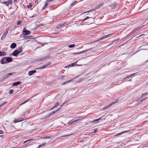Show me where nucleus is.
<instances>
[{
  "label": "nucleus",
  "instance_id": "28",
  "mask_svg": "<svg viewBox=\"0 0 148 148\" xmlns=\"http://www.w3.org/2000/svg\"><path fill=\"white\" fill-rule=\"evenodd\" d=\"M117 102V101H113L112 103H110V106H112V105L114 104L115 103H116Z\"/></svg>",
  "mask_w": 148,
  "mask_h": 148
},
{
  "label": "nucleus",
  "instance_id": "36",
  "mask_svg": "<svg viewBox=\"0 0 148 148\" xmlns=\"http://www.w3.org/2000/svg\"><path fill=\"white\" fill-rule=\"evenodd\" d=\"M102 4H100V5H99L97 7V8L95 9H97L98 8H99L100 7H101L102 6Z\"/></svg>",
  "mask_w": 148,
  "mask_h": 148
},
{
  "label": "nucleus",
  "instance_id": "19",
  "mask_svg": "<svg viewBox=\"0 0 148 148\" xmlns=\"http://www.w3.org/2000/svg\"><path fill=\"white\" fill-rule=\"evenodd\" d=\"M117 4L116 3H113L112 5H111V6L112 7V8H115Z\"/></svg>",
  "mask_w": 148,
  "mask_h": 148
},
{
  "label": "nucleus",
  "instance_id": "33",
  "mask_svg": "<svg viewBox=\"0 0 148 148\" xmlns=\"http://www.w3.org/2000/svg\"><path fill=\"white\" fill-rule=\"evenodd\" d=\"M62 26V25L61 24H60L58 25L56 27V28L57 29H59Z\"/></svg>",
  "mask_w": 148,
  "mask_h": 148
},
{
  "label": "nucleus",
  "instance_id": "52",
  "mask_svg": "<svg viewBox=\"0 0 148 148\" xmlns=\"http://www.w3.org/2000/svg\"><path fill=\"white\" fill-rule=\"evenodd\" d=\"M143 35V34H141V35L140 36H141ZM138 37H139V36H137V37H136V38H138Z\"/></svg>",
  "mask_w": 148,
  "mask_h": 148
},
{
  "label": "nucleus",
  "instance_id": "31",
  "mask_svg": "<svg viewBox=\"0 0 148 148\" xmlns=\"http://www.w3.org/2000/svg\"><path fill=\"white\" fill-rule=\"evenodd\" d=\"M29 99H27V100L26 101H24V102H23L22 103H21V104H20V105H22L24 104L25 103H26L27 102L29 101Z\"/></svg>",
  "mask_w": 148,
  "mask_h": 148
},
{
  "label": "nucleus",
  "instance_id": "22",
  "mask_svg": "<svg viewBox=\"0 0 148 148\" xmlns=\"http://www.w3.org/2000/svg\"><path fill=\"white\" fill-rule=\"evenodd\" d=\"M110 106V104L109 105H107L106 106H105L103 108V110H104L105 109H106L107 108H109L110 106Z\"/></svg>",
  "mask_w": 148,
  "mask_h": 148
},
{
  "label": "nucleus",
  "instance_id": "23",
  "mask_svg": "<svg viewBox=\"0 0 148 148\" xmlns=\"http://www.w3.org/2000/svg\"><path fill=\"white\" fill-rule=\"evenodd\" d=\"M50 64H49V63H48L47 64H46V65H45L44 66H43L40 67V69H43V68H45L48 65H49Z\"/></svg>",
  "mask_w": 148,
  "mask_h": 148
},
{
  "label": "nucleus",
  "instance_id": "48",
  "mask_svg": "<svg viewBox=\"0 0 148 148\" xmlns=\"http://www.w3.org/2000/svg\"><path fill=\"white\" fill-rule=\"evenodd\" d=\"M3 133V132L1 130H0V134H2Z\"/></svg>",
  "mask_w": 148,
  "mask_h": 148
},
{
  "label": "nucleus",
  "instance_id": "47",
  "mask_svg": "<svg viewBox=\"0 0 148 148\" xmlns=\"http://www.w3.org/2000/svg\"><path fill=\"white\" fill-rule=\"evenodd\" d=\"M71 135V134H70V135H64V136H62L61 137H63L67 136H70V135Z\"/></svg>",
  "mask_w": 148,
  "mask_h": 148
},
{
  "label": "nucleus",
  "instance_id": "42",
  "mask_svg": "<svg viewBox=\"0 0 148 148\" xmlns=\"http://www.w3.org/2000/svg\"><path fill=\"white\" fill-rule=\"evenodd\" d=\"M71 123H72V122H71V121H69V122H68V123L67 124H68V125H70V124H71Z\"/></svg>",
  "mask_w": 148,
  "mask_h": 148
},
{
  "label": "nucleus",
  "instance_id": "10",
  "mask_svg": "<svg viewBox=\"0 0 148 148\" xmlns=\"http://www.w3.org/2000/svg\"><path fill=\"white\" fill-rule=\"evenodd\" d=\"M87 51V50H83V51H80V52H79L73 53V54H74V55L79 54H80V53H84V52H86Z\"/></svg>",
  "mask_w": 148,
  "mask_h": 148
},
{
  "label": "nucleus",
  "instance_id": "57",
  "mask_svg": "<svg viewBox=\"0 0 148 148\" xmlns=\"http://www.w3.org/2000/svg\"><path fill=\"white\" fill-rule=\"evenodd\" d=\"M40 147H39V146L38 147V148H40Z\"/></svg>",
  "mask_w": 148,
  "mask_h": 148
},
{
  "label": "nucleus",
  "instance_id": "20",
  "mask_svg": "<svg viewBox=\"0 0 148 148\" xmlns=\"http://www.w3.org/2000/svg\"><path fill=\"white\" fill-rule=\"evenodd\" d=\"M59 106V102H57L56 104L51 109H53L54 108H56V107L58 106Z\"/></svg>",
  "mask_w": 148,
  "mask_h": 148
},
{
  "label": "nucleus",
  "instance_id": "30",
  "mask_svg": "<svg viewBox=\"0 0 148 148\" xmlns=\"http://www.w3.org/2000/svg\"><path fill=\"white\" fill-rule=\"evenodd\" d=\"M32 140H34L33 139H29L28 140H26V141H25L24 142V143H26L28 142V141H32Z\"/></svg>",
  "mask_w": 148,
  "mask_h": 148
},
{
  "label": "nucleus",
  "instance_id": "15",
  "mask_svg": "<svg viewBox=\"0 0 148 148\" xmlns=\"http://www.w3.org/2000/svg\"><path fill=\"white\" fill-rule=\"evenodd\" d=\"M6 60L7 61V63L11 62L13 60L10 57L6 58Z\"/></svg>",
  "mask_w": 148,
  "mask_h": 148
},
{
  "label": "nucleus",
  "instance_id": "50",
  "mask_svg": "<svg viewBox=\"0 0 148 148\" xmlns=\"http://www.w3.org/2000/svg\"><path fill=\"white\" fill-rule=\"evenodd\" d=\"M92 10H89V11H88L87 12H84V13H87V12H90V11H91Z\"/></svg>",
  "mask_w": 148,
  "mask_h": 148
},
{
  "label": "nucleus",
  "instance_id": "16",
  "mask_svg": "<svg viewBox=\"0 0 148 148\" xmlns=\"http://www.w3.org/2000/svg\"><path fill=\"white\" fill-rule=\"evenodd\" d=\"M62 106H61L60 108H59L58 109L56 110V111H54L52 112V113H51V114H55L56 112H57L58 111L60 110V109L61 108Z\"/></svg>",
  "mask_w": 148,
  "mask_h": 148
},
{
  "label": "nucleus",
  "instance_id": "54",
  "mask_svg": "<svg viewBox=\"0 0 148 148\" xmlns=\"http://www.w3.org/2000/svg\"><path fill=\"white\" fill-rule=\"evenodd\" d=\"M47 116H46V117H44V118H43V119H45V118H47Z\"/></svg>",
  "mask_w": 148,
  "mask_h": 148
},
{
  "label": "nucleus",
  "instance_id": "37",
  "mask_svg": "<svg viewBox=\"0 0 148 148\" xmlns=\"http://www.w3.org/2000/svg\"><path fill=\"white\" fill-rule=\"evenodd\" d=\"M97 129H95L94 130V132H94V133H96L97 132ZM93 133V132H90V134L91 133ZM89 134V133L88 134Z\"/></svg>",
  "mask_w": 148,
  "mask_h": 148
},
{
  "label": "nucleus",
  "instance_id": "43",
  "mask_svg": "<svg viewBox=\"0 0 148 148\" xmlns=\"http://www.w3.org/2000/svg\"><path fill=\"white\" fill-rule=\"evenodd\" d=\"M44 138V139H46L47 138H50L49 137H43L42 138Z\"/></svg>",
  "mask_w": 148,
  "mask_h": 148
},
{
  "label": "nucleus",
  "instance_id": "24",
  "mask_svg": "<svg viewBox=\"0 0 148 148\" xmlns=\"http://www.w3.org/2000/svg\"><path fill=\"white\" fill-rule=\"evenodd\" d=\"M101 117L99 118V119H96L95 120H94L93 121H92V122L94 123H97V121H98L101 119Z\"/></svg>",
  "mask_w": 148,
  "mask_h": 148
},
{
  "label": "nucleus",
  "instance_id": "39",
  "mask_svg": "<svg viewBox=\"0 0 148 148\" xmlns=\"http://www.w3.org/2000/svg\"><path fill=\"white\" fill-rule=\"evenodd\" d=\"M21 22L20 21H18L17 23V25H19L21 24Z\"/></svg>",
  "mask_w": 148,
  "mask_h": 148
},
{
  "label": "nucleus",
  "instance_id": "25",
  "mask_svg": "<svg viewBox=\"0 0 148 148\" xmlns=\"http://www.w3.org/2000/svg\"><path fill=\"white\" fill-rule=\"evenodd\" d=\"M140 27H138L134 30V31H133V32H134L137 31L139 29H140Z\"/></svg>",
  "mask_w": 148,
  "mask_h": 148
},
{
  "label": "nucleus",
  "instance_id": "38",
  "mask_svg": "<svg viewBox=\"0 0 148 148\" xmlns=\"http://www.w3.org/2000/svg\"><path fill=\"white\" fill-rule=\"evenodd\" d=\"M73 66V65L72 64H71L66 66L65 67H71Z\"/></svg>",
  "mask_w": 148,
  "mask_h": 148
},
{
  "label": "nucleus",
  "instance_id": "3",
  "mask_svg": "<svg viewBox=\"0 0 148 148\" xmlns=\"http://www.w3.org/2000/svg\"><path fill=\"white\" fill-rule=\"evenodd\" d=\"M89 19L88 21H89V22H88L87 23H90L91 24L92 23H93L94 21H93V19L92 18V17H90L88 16L86 17V18H85L82 21L83 22L85 21L86 20Z\"/></svg>",
  "mask_w": 148,
  "mask_h": 148
},
{
  "label": "nucleus",
  "instance_id": "11",
  "mask_svg": "<svg viewBox=\"0 0 148 148\" xmlns=\"http://www.w3.org/2000/svg\"><path fill=\"white\" fill-rule=\"evenodd\" d=\"M129 131H123L120 133H118V134H117L116 135H114V136H119V135H120L124 133H126V132H129Z\"/></svg>",
  "mask_w": 148,
  "mask_h": 148
},
{
  "label": "nucleus",
  "instance_id": "1",
  "mask_svg": "<svg viewBox=\"0 0 148 148\" xmlns=\"http://www.w3.org/2000/svg\"><path fill=\"white\" fill-rule=\"evenodd\" d=\"M22 51V49L21 47H20L18 49L14 51L13 53H12L11 55H13L15 56H17L18 54L20 53Z\"/></svg>",
  "mask_w": 148,
  "mask_h": 148
},
{
  "label": "nucleus",
  "instance_id": "45",
  "mask_svg": "<svg viewBox=\"0 0 148 148\" xmlns=\"http://www.w3.org/2000/svg\"><path fill=\"white\" fill-rule=\"evenodd\" d=\"M135 74V73H134V74H131V75H129V76H128L127 77H131V76H133Z\"/></svg>",
  "mask_w": 148,
  "mask_h": 148
},
{
  "label": "nucleus",
  "instance_id": "18",
  "mask_svg": "<svg viewBox=\"0 0 148 148\" xmlns=\"http://www.w3.org/2000/svg\"><path fill=\"white\" fill-rule=\"evenodd\" d=\"M23 120H20V119H18L15 120L13 121L14 123H16L18 122H20L21 121H22Z\"/></svg>",
  "mask_w": 148,
  "mask_h": 148
},
{
  "label": "nucleus",
  "instance_id": "34",
  "mask_svg": "<svg viewBox=\"0 0 148 148\" xmlns=\"http://www.w3.org/2000/svg\"><path fill=\"white\" fill-rule=\"evenodd\" d=\"M7 102H4V103H3V104H1L0 105V108L1 107V106H3V105H4L5 104H6L7 103Z\"/></svg>",
  "mask_w": 148,
  "mask_h": 148
},
{
  "label": "nucleus",
  "instance_id": "40",
  "mask_svg": "<svg viewBox=\"0 0 148 148\" xmlns=\"http://www.w3.org/2000/svg\"><path fill=\"white\" fill-rule=\"evenodd\" d=\"M46 144V143H44L43 144H41L39 145V147H42L44 145H45Z\"/></svg>",
  "mask_w": 148,
  "mask_h": 148
},
{
  "label": "nucleus",
  "instance_id": "32",
  "mask_svg": "<svg viewBox=\"0 0 148 148\" xmlns=\"http://www.w3.org/2000/svg\"><path fill=\"white\" fill-rule=\"evenodd\" d=\"M79 119H77V120H74V119H72V120H71V122H72V123H74L76 121H77L78 120H79Z\"/></svg>",
  "mask_w": 148,
  "mask_h": 148
},
{
  "label": "nucleus",
  "instance_id": "27",
  "mask_svg": "<svg viewBox=\"0 0 148 148\" xmlns=\"http://www.w3.org/2000/svg\"><path fill=\"white\" fill-rule=\"evenodd\" d=\"M72 80H69V81H66V82H64L62 84V85H64V84H66L67 83H69V82L71 81Z\"/></svg>",
  "mask_w": 148,
  "mask_h": 148
},
{
  "label": "nucleus",
  "instance_id": "26",
  "mask_svg": "<svg viewBox=\"0 0 148 148\" xmlns=\"http://www.w3.org/2000/svg\"><path fill=\"white\" fill-rule=\"evenodd\" d=\"M75 46V44H72L69 45L68 47L69 48H71L74 47Z\"/></svg>",
  "mask_w": 148,
  "mask_h": 148
},
{
  "label": "nucleus",
  "instance_id": "14",
  "mask_svg": "<svg viewBox=\"0 0 148 148\" xmlns=\"http://www.w3.org/2000/svg\"><path fill=\"white\" fill-rule=\"evenodd\" d=\"M8 33V31H6L3 34V36H2L1 38V39H3L6 36V35Z\"/></svg>",
  "mask_w": 148,
  "mask_h": 148
},
{
  "label": "nucleus",
  "instance_id": "58",
  "mask_svg": "<svg viewBox=\"0 0 148 148\" xmlns=\"http://www.w3.org/2000/svg\"><path fill=\"white\" fill-rule=\"evenodd\" d=\"M34 17V16H31L30 17L32 18V17Z\"/></svg>",
  "mask_w": 148,
  "mask_h": 148
},
{
  "label": "nucleus",
  "instance_id": "35",
  "mask_svg": "<svg viewBox=\"0 0 148 148\" xmlns=\"http://www.w3.org/2000/svg\"><path fill=\"white\" fill-rule=\"evenodd\" d=\"M13 90H10L9 91V94H12L13 93Z\"/></svg>",
  "mask_w": 148,
  "mask_h": 148
},
{
  "label": "nucleus",
  "instance_id": "7",
  "mask_svg": "<svg viewBox=\"0 0 148 148\" xmlns=\"http://www.w3.org/2000/svg\"><path fill=\"white\" fill-rule=\"evenodd\" d=\"M6 58H3L1 61V63L2 64H4L7 63Z\"/></svg>",
  "mask_w": 148,
  "mask_h": 148
},
{
  "label": "nucleus",
  "instance_id": "41",
  "mask_svg": "<svg viewBox=\"0 0 148 148\" xmlns=\"http://www.w3.org/2000/svg\"><path fill=\"white\" fill-rule=\"evenodd\" d=\"M32 4L30 3L29 5L27 6V8H29L32 7Z\"/></svg>",
  "mask_w": 148,
  "mask_h": 148
},
{
  "label": "nucleus",
  "instance_id": "21",
  "mask_svg": "<svg viewBox=\"0 0 148 148\" xmlns=\"http://www.w3.org/2000/svg\"><path fill=\"white\" fill-rule=\"evenodd\" d=\"M6 53L5 52H0V56H5Z\"/></svg>",
  "mask_w": 148,
  "mask_h": 148
},
{
  "label": "nucleus",
  "instance_id": "56",
  "mask_svg": "<svg viewBox=\"0 0 148 148\" xmlns=\"http://www.w3.org/2000/svg\"><path fill=\"white\" fill-rule=\"evenodd\" d=\"M137 36V35H136L135 36H134L133 37V38H134V37H135L136 36Z\"/></svg>",
  "mask_w": 148,
  "mask_h": 148
},
{
  "label": "nucleus",
  "instance_id": "60",
  "mask_svg": "<svg viewBox=\"0 0 148 148\" xmlns=\"http://www.w3.org/2000/svg\"><path fill=\"white\" fill-rule=\"evenodd\" d=\"M95 9H94V10H95Z\"/></svg>",
  "mask_w": 148,
  "mask_h": 148
},
{
  "label": "nucleus",
  "instance_id": "17",
  "mask_svg": "<svg viewBox=\"0 0 148 148\" xmlns=\"http://www.w3.org/2000/svg\"><path fill=\"white\" fill-rule=\"evenodd\" d=\"M48 2H47V1H46L45 2V4L43 6V7L42 8V9H45L47 6V5H48Z\"/></svg>",
  "mask_w": 148,
  "mask_h": 148
},
{
  "label": "nucleus",
  "instance_id": "53",
  "mask_svg": "<svg viewBox=\"0 0 148 148\" xmlns=\"http://www.w3.org/2000/svg\"><path fill=\"white\" fill-rule=\"evenodd\" d=\"M38 0H35V3L36 2V1H38Z\"/></svg>",
  "mask_w": 148,
  "mask_h": 148
},
{
  "label": "nucleus",
  "instance_id": "51",
  "mask_svg": "<svg viewBox=\"0 0 148 148\" xmlns=\"http://www.w3.org/2000/svg\"><path fill=\"white\" fill-rule=\"evenodd\" d=\"M92 49V48H90L88 49H86V50H87V51H88V50H90V49Z\"/></svg>",
  "mask_w": 148,
  "mask_h": 148
},
{
  "label": "nucleus",
  "instance_id": "2",
  "mask_svg": "<svg viewBox=\"0 0 148 148\" xmlns=\"http://www.w3.org/2000/svg\"><path fill=\"white\" fill-rule=\"evenodd\" d=\"M146 98H147V97H143L142 96L139 99L138 101H136V104L137 105H138L140 103V102H143L144 100Z\"/></svg>",
  "mask_w": 148,
  "mask_h": 148
},
{
  "label": "nucleus",
  "instance_id": "44",
  "mask_svg": "<svg viewBox=\"0 0 148 148\" xmlns=\"http://www.w3.org/2000/svg\"><path fill=\"white\" fill-rule=\"evenodd\" d=\"M77 62H74L73 63H72V64L73 65V66H74V65H75L76 63H77Z\"/></svg>",
  "mask_w": 148,
  "mask_h": 148
},
{
  "label": "nucleus",
  "instance_id": "4",
  "mask_svg": "<svg viewBox=\"0 0 148 148\" xmlns=\"http://www.w3.org/2000/svg\"><path fill=\"white\" fill-rule=\"evenodd\" d=\"M30 33V31L26 30L25 28H23V35H26L29 34Z\"/></svg>",
  "mask_w": 148,
  "mask_h": 148
},
{
  "label": "nucleus",
  "instance_id": "62",
  "mask_svg": "<svg viewBox=\"0 0 148 148\" xmlns=\"http://www.w3.org/2000/svg\"><path fill=\"white\" fill-rule=\"evenodd\" d=\"M148 117V116H147V117Z\"/></svg>",
  "mask_w": 148,
  "mask_h": 148
},
{
  "label": "nucleus",
  "instance_id": "46",
  "mask_svg": "<svg viewBox=\"0 0 148 148\" xmlns=\"http://www.w3.org/2000/svg\"><path fill=\"white\" fill-rule=\"evenodd\" d=\"M77 1H74L73 3H72L71 4V6H73L74 5V3H75V2H76Z\"/></svg>",
  "mask_w": 148,
  "mask_h": 148
},
{
  "label": "nucleus",
  "instance_id": "29",
  "mask_svg": "<svg viewBox=\"0 0 148 148\" xmlns=\"http://www.w3.org/2000/svg\"><path fill=\"white\" fill-rule=\"evenodd\" d=\"M148 95V93L147 92H146L144 94H142V96L143 97H145V96H147Z\"/></svg>",
  "mask_w": 148,
  "mask_h": 148
},
{
  "label": "nucleus",
  "instance_id": "49",
  "mask_svg": "<svg viewBox=\"0 0 148 148\" xmlns=\"http://www.w3.org/2000/svg\"><path fill=\"white\" fill-rule=\"evenodd\" d=\"M84 141V140H81L80 141V143H82V142H83Z\"/></svg>",
  "mask_w": 148,
  "mask_h": 148
},
{
  "label": "nucleus",
  "instance_id": "8",
  "mask_svg": "<svg viewBox=\"0 0 148 148\" xmlns=\"http://www.w3.org/2000/svg\"><path fill=\"white\" fill-rule=\"evenodd\" d=\"M112 35V34H108V35H105L104 36H103V37H101L99 39V40H102L103 39H104L105 38H107V37H108L110 36H111Z\"/></svg>",
  "mask_w": 148,
  "mask_h": 148
},
{
  "label": "nucleus",
  "instance_id": "13",
  "mask_svg": "<svg viewBox=\"0 0 148 148\" xmlns=\"http://www.w3.org/2000/svg\"><path fill=\"white\" fill-rule=\"evenodd\" d=\"M21 84V82H16L12 84L13 86H16L19 85Z\"/></svg>",
  "mask_w": 148,
  "mask_h": 148
},
{
  "label": "nucleus",
  "instance_id": "61",
  "mask_svg": "<svg viewBox=\"0 0 148 148\" xmlns=\"http://www.w3.org/2000/svg\"><path fill=\"white\" fill-rule=\"evenodd\" d=\"M148 62V60L147 61V62Z\"/></svg>",
  "mask_w": 148,
  "mask_h": 148
},
{
  "label": "nucleus",
  "instance_id": "9",
  "mask_svg": "<svg viewBox=\"0 0 148 148\" xmlns=\"http://www.w3.org/2000/svg\"><path fill=\"white\" fill-rule=\"evenodd\" d=\"M36 72V71L35 70L30 71L29 72L28 74L29 75L31 76L34 74Z\"/></svg>",
  "mask_w": 148,
  "mask_h": 148
},
{
  "label": "nucleus",
  "instance_id": "5",
  "mask_svg": "<svg viewBox=\"0 0 148 148\" xmlns=\"http://www.w3.org/2000/svg\"><path fill=\"white\" fill-rule=\"evenodd\" d=\"M12 1L11 0H9L7 1L4 2L3 3L5 4L7 6L9 4H12Z\"/></svg>",
  "mask_w": 148,
  "mask_h": 148
},
{
  "label": "nucleus",
  "instance_id": "55",
  "mask_svg": "<svg viewBox=\"0 0 148 148\" xmlns=\"http://www.w3.org/2000/svg\"><path fill=\"white\" fill-rule=\"evenodd\" d=\"M82 79H81V80H80V81L79 82H81V81H82Z\"/></svg>",
  "mask_w": 148,
  "mask_h": 148
},
{
  "label": "nucleus",
  "instance_id": "6",
  "mask_svg": "<svg viewBox=\"0 0 148 148\" xmlns=\"http://www.w3.org/2000/svg\"><path fill=\"white\" fill-rule=\"evenodd\" d=\"M14 73H8L7 75H5L3 77V78L4 79H6L9 77L10 76L14 74Z\"/></svg>",
  "mask_w": 148,
  "mask_h": 148
},
{
  "label": "nucleus",
  "instance_id": "59",
  "mask_svg": "<svg viewBox=\"0 0 148 148\" xmlns=\"http://www.w3.org/2000/svg\"><path fill=\"white\" fill-rule=\"evenodd\" d=\"M14 1H16V0H14Z\"/></svg>",
  "mask_w": 148,
  "mask_h": 148
},
{
  "label": "nucleus",
  "instance_id": "12",
  "mask_svg": "<svg viewBox=\"0 0 148 148\" xmlns=\"http://www.w3.org/2000/svg\"><path fill=\"white\" fill-rule=\"evenodd\" d=\"M16 43H13L11 45L10 47L12 49H14L16 47Z\"/></svg>",
  "mask_w": 148,
  "mask_h": 148
}]
</instances>
